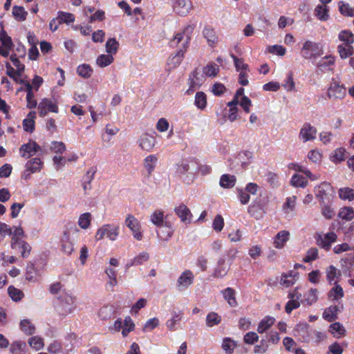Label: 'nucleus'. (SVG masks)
<instances>
[{
    "mask_svg": "<svg viewBox=\"0 0 354 354\" xmlns=\"http://www.w3.org/2000/svg\"><path fill=\"white\" fill-rule=\"evenodd\" d=\"M194 28V26L188 25L182 32L177 33L171 41V46L179 47V49L187 50Z\"/></svg>",
    "mask_w": 354,
    "mask_h": 354,
    "instance_id": "obj_1",
    "label": "nucleus"
},
{
    "mask_svg": "<svg viewBox=\"0 0 354 354\" xmlns=\"http://www.w3.org/2000/svg\"><path fill=\"white\" fill-rule=\"evenodd\" d=\"M322 54V48L318 43L306 41L301 48V55L304 58L310 59Z\"/></svg>",
    "mask_w": 354,
    "mask_h": 354,
    "instance_id": "obj_2",
    "label": "nucleus"
},
{
    "mask_svg": "<svg viewBox=\"0 0 354 354\" xmlns=\"http://www.w3.org/2000/svg\"><path fill=\"white\" fill-rule=\"evenodd\" d=\"M317 244L322 248L328 251L332 243L336 242L337 235L334 232H330L326 234H317L315 236Z\"/></svg>",
    "mask_w": 354,
    "mask_h": 354,
    "instance_id": "obj_3",
    "label": "nucleus"
},
{
    "mask_svg": "<svg viewBox=\"0 0 354 354\" xmlns=\"http://www.w3.org/2000/svg\"><path fill=\"white\" fill-rule=\"evenodd\" d=\"M125 225L132 231L135 239L139 241L142 239V234L140 231V225L134 216L129 214L126 218Z\"/></svg>",
    "mask_w": 354,
    "mask_h": 354,
    "instance_id": "obj_4",
    "label": "nucleus"
},
{
    "mask_svg": "<svg viewBox=\"0 0 354 354\" xmlns=\"http://www.w3.org/2000/svg\"><path fill=\"white\" fill-rule=\"evenodd\" d=\"M40 150V146L35 141H30L26 144L22 145L19 148L21 156L25 158H29Z\"/></svg>",
    "mask_w": 354,
    "mask_h": 354,
    "instance_id": "obj_5",
    "label": "nucleus"
},
{
    "mask_svg": "<svg viewBox=\"0 0 354 354\" xmlns=\"http://www.w3.org/2000/svg\"><path fill=\"white\" fill-rule=\"evenodd\" d=\"M39 114L41 117L45 116L48 112L57 113L58 106L50 100L47 98L42 99L38 106Z\"/></svg>",
    "mask_w": 354,
    "mask_h": 354,
    "instance_id": "obj_6",
    "label": "nucleus"
},
{
    "mask_svg": "<svg viewBox=\"0 0 354 354\" xmlns=\"http://www.w3.org/2000/svg\"><path fill=\"white\" fill-rule=\"evenodd\" d=\"M11 248L15 250H19L23 258H27L31 250V247L28 243L22 240H19L15 237L12 238Z\"/></svg>",
    "mask_w": 354,
    "mask_h": 354,
    "instance_id": "obj_7",
    "label": "nucleus"
},
{
    "mask_svg": "<svg viewBox=\"0 0 354 354\" xmlns=\"http://www.w3.org/2000/svg\"><path fill=\"white\" fill-rule=\"evenodd\" d=\"M330 99H342L346 95V88L336 82L330 84L327 92Z\"/></svg>",
    "mask_w": 354,
    "mask_h": 354,
    "instance_id": "obj_8",
    "label": "nucleus"
},
{
    "mask_svg": "<svg viewBox=\"0 0 354 354\" xmlns=\"http://www.w3.org/2000/svg\"><path fill=\"white\" fill-rule=\"evenodd\" d=\"M192 8L191 0H176L174 4V11L179 15L185 16Z\"/></svg>",
    "mask_w": 354,
    "mask_h": 354,
    "instance_id": "obj_9",
    "label": "nucleus"
},
{
    "mask_svg": "<svg viewBox=\"0 0 354 354\" xmlns=\"http://www.w3.org/2000/svg\"><path fill=\"white\" fill-rule=\"evenodd\" d=\"M297 289V288H295L293 293H289L288 295L290 300L286 304L285 307L286 312L288 314L300 306L299 300L301 297V295L298 292Z\"/></svg>",
    "mask_w": 354,
    "mask_h": 354,
    "instance_id": "obj_10",
    "label": "nucleus"
},
{
    "mask_svg": "<svg viewBox=\"0 0 354 354\" xmlns=\"http://www.w3.org/2000/svg\"><path fill=\"white\" fill-rule=\"evenodd\" d=\"M194 280V274L190 270H186L178 279L177 284L178 288H186L189 287Z\"/></svg>",
    "mask_w": 354,
    "mask_h": 354,
    "instance_id": "obj_11",
    "label": "nucleus"
},
{
    "mask_svg": "<svg viewBox=\"0 0 354 354\" xmlns=\"http://www.w3.org/2000/svg\"><path fill=\"white\" fill-rule=\"evenodd\" d=\"M175 212L181 221L185 223H189L191 222L192 214L189 208L184 204H180L176 207Z\"/></svg>",
    "mask_w": 354,
    "mask_h": 354,
    "instance_id": "obj_12",
    "label": "nucleus"
},
{
    "mask_svg": "<svg viewBox=\"0 0 354 354\" xmlns=\"http://www.w3.org/2000/svg\"><path fill=\"white\" fill-rule=\"evenodd\" d=\"M62 250L65 254L70 255L73 252V244L70 240L69 232L65 231L61 239Z\"/></svg>",
    "mask_w": 354,
    "mask_h": 354,
    "instance_id": "obj_13",
    "label": "nucleus"
},
{
    "mask_svg": "<svg viewBox=\"0 0 354 354\" xmlns=\"http://www.w3.org/2000/svg\"><path fill=\"white\" fill-rule=\"evenodd\" d=\"M186 50L179 49L175 55H171L169 58L167 64L170 68H176L178 66L180 65L184 57V54Z\"/></svg>",
    "mask_w": 354,
    "mask_h": 354,
    "instance_id": "obj_14",
    "label": "nucleus"
},
{
    "mask_svg": "<svg viewBox=\"0 0 354 354\" xmlns=\"http://www.w3.org/2000/svg\"><path fill=\"white\" fill-rule=\"evenodd\" d=\"M155 139L147 133L143 134L140 139V146L144 150L150 151L155 145Z\"/></svg>",
    "mask_w": 354,
    "mask_h": 354,
    "instance_id": "obj_15",
    "label": "nucleus"
},
{
    "mask_svg": "<svg viewBox=\"0 0 354 354\" xmlns=\"http://www.w3.org/2000/svg\"><path fill=\"white\" fill-rule=\"evenodd\" d=\"M35 111H30L26 119L23 120V127L25 131L32 133L35 130Z\"/></svg>",
    "mask_w": 354,
    "mask_h": 354,
    "instance_id": "obj_16",
    "label": "nucleus"
},
{
    "mask_svg": "<svg viewBox=\"0 0 354 354\" xmlns=\"http://www.w3.org/2000/svg\"><path fill=\"white\" fill-rule=\"evenodd\" d=\"M315 128L308 124H305L300 132V136L305 142L313 140L315 138Z\"/></svg>",
    "mask_w": 354,
    "mask_h": 354,
    "instance_id": "obj_17",
    "label": "nucleus"
},
{
    "mask_svg": "<svg viewBox=\"0 0 354 354\" xmlns=\"http://www.w3.org/2000/svg\"><path fill=\"white\" fill-rule=\"evenodd\" d=\"M275 319L272 317L267 316L264 317L259 324L257 332L263 333L266 332L272 326L274 325Z\"/></svg>",
    "mask_w": 354,
    "mask_h": 354,
    "instance_id": "obj_18",
    "label": "nucleus"
},
{
    "mask_svg": "<svg viewBox=\"0 0 354 354\" xmlns=\"http://www.w3.org/2000/svg\"><path fill=\"white\" fill-rule=\"evenodd\" d=\"M203 33L210 46H214L217 44L218 37L216 36L214 28L211 27H205Z\"/></svg>",
    "mask_w": 354,
    "mask_h": 354,
    "instance_id": "obj_19",
    "label": "nucleus"
},
{
    "mask_svg": "<svg viewBox=\"0 0 354 354\" xmlns=\"http://www.w3.org/2000/svg\"><path fill=\"white\" fill-rule=\"evenodd\" d=\"M290 233L288 231L283 230L277 233L274 241V247L281 248L284 243L289 239Z\"/></svg>",
    "mask_w": 354,
    "mask_h": 354,
    "instance_id": "obj_20",
    "label": "nucleus"
},
{
    "mask_svg": "<svg viewBox=\"0 0 354 354\" xmlns=\"http://www.w3.org/2000/svg\"><path fill=\"white\" fill-rule=\"evenodd\" d=\"M74 306V301L72 297L68 298L65 302H62L61 309H59V313L62 315H66L73 312Z\"/></svg>",
    "mask_w": 354,
    "mask_h": 354,
    "instance_id": "obj_21",
    "label": "nucleus"
},
{
    "mask_svg": "<svg viewBox=\"0 0 354 354\" xmlns=\"http://www.w3.org/2000/svg\"><path fill=\"white\" fill-rule=\"evenodd\" d=\"M42 167V162L39 158H35L27 162L26 165V171L35 173L40 171Z\"/></svg>",
    "mask_w": 354,
    "mask_h": 354,
    "instance_id": "obj_22",
    "label": "nucleus"
},
{
    "mask_svg": "<svg viewBox=\"0 0 354 354\" xmlns=\"http://www.w3.org/2000/svg\"><path fill=\"white\" fill-rule=\"evenodd\" d=\"M225 299L227 301L228 304L232 307L237 305V301L235 297V291L231 288H227L223 291Z\"/></svg>",
    "mask_w": 354,
    "mask_h": 354,
    "instance_id": "obj_23",
    "label": "nucleus"
},
{
    "mask_svg": "<svg viewBox=\"0 0 354 354\" xmlns=\"http://www.w3.org/2000/svg\"><path fill=\"white\" fill-rule=\"evenodd\" d=\"M236 183L234 176L229 174H223L220 179V185L223 188L233 187Z\"/></svg>",
    "mask_w": 354,
    "mask_h": 354,
    "instance_id": "obj_24",
    "label": "nucleus"
},
{
    "mask_svg": "<svg viewBox=\"0 0 354 354\" xmlns=\"http://www.w3.org/2000/svg\"><path fill=\"white\" fill-rule=\"evenodd\" d=\"M238 104L239 101L236 100H233L227 104L230 107L227 118L231 122L236 120L238 118V108L236 106Z\"/></svg>",
    "mask_w": 354,
    "mask_h": 354,
    "instance_id": "obj_25",
    "label": "nucleus"
},
{
    "mask_svg": "<svg viewBox=\"0 0 354 354\" xmlns=\"http://www.w3.org/2000/svg\"><path fill=\"white\" fill-rule=\"evenodd\" d=\"M297 279V274H292V272L288 274H283L281 275V284L286 288H288L294 285Z\"/></svg>",
    "mask_w": 354,
    "mask_h": 354,
    "instance_id": "obj_26",
    "label": "nucleus"
},
{
    "mask_svg": "<svg viewBox=\"0 0 354 354\" xmlns=\"http://www.w3.org/2000/svg\"><path fill=\"white\" fill-rule=\"evenodd\" d=\"M198 75V72L197 71V69H195L191 73L189 78L190 86L187 91L188 93L189 92H193L194 90H196V87L201 84V81Z\"/></svg>",
    "mask_w": 354,
    "mask_h": 354,
    "instance_id": "obj_27",
    "label": "nucleus"
},
{
    "mask_svg": "<svg viewBox=\"0 0 354 354\" xmlns=\"http://www.w3.org/2000/svg\"><path fill=\"white\" fill-rule=\"evenodd\" d=\"M105 48L108 54L115 55L118 50L119 43L115 38H110L106 41Z\"/></svg>",
    "mask_w": 354,
    "mask_h": 354,
    "instance_id": "obj_28",
    "label": "nucleus"
},
{
    "mask_svg": "<svg viewBox=\"0 0 354 354\" xmlns=\"http://www.w3.org/2000/svg\"><path fill=\"white\" fill-rule=\"evenodd\" d=\"M338 52L342 59H346L353 54V48L351 44H344L338 46Z\"/></svg>",
    "mask_w": 354,
    "mask_h": 354,
    "instance_id": "obj_29",
    "label": "nucleus"
},
{
    "mask_svg": "<svg viewBox=\"0 0 354 354\" xmlns=\"http://www.w3.org/2000/svg\"><path fill=\"white\" fill-rule=\"evenodd\" d=\"M113 62V55L109 54L107 55H100L97 57L96 64L98 66L101 68H104L109 66Z\"/></svg>",
    "mask_w": 354,
    "mask_h": 354,
    "instance_id": "obj_30",
    "label": "nucleus"
},
{
    "mask_svg": "<svg viewBox=\"0 0 354 354\" xmlns=\"http://www.w3.org/2000/svg\"><path fill=\"white\" fill-rule=\"evenodd\" d=\"M338 311L339 308L337 306H331L325 310L323 317L328 322H333L336 319Z\"/></svg>",
    "mask_w": 354,
    "mask_h": 354,
    "instance_id": "obj_31",
    "label": "nucleus"
},
{
    "mask_svg": "<svg viewBox=\"0 0 354 354\" xmlns=\"http://www.w3.org/2000/svg\"><path fill=\"white\" fill-rule=\"evenodd\" d=\"M6 67L7 68L6 74L13 79L17 83L24 82V80L19 78L22 73H19V71H15L8 62L6 63Z\"/></svg>",
    "mask_w": 354,
    "mask_h": 354,
    "instance_id": "obj_32",
    "label": "nucleus"
},
{
    "mask_svg": "<svg viewBox=\"0 0 354 354\" xmlns=\"http://www.w3.org/2000/svg\"><path fill=\"white\" fill-rule=\"evenodd\" d=\"M328 7L326 5H319L315 8V15L322 21L328 19Z\"/></svg>",
    "mask_w": 354,
    "mask_h": 354,
    "instance_id": "obj_33",
    "label": "nucleus"
},
{
    "mask_svg": "<svg viewBox=\"0 0 354 354\" xmlns=\"http://www.w3.org/2000/svg\"><path fill=\"white\" fill-rule=\"evenodd\" d=\"M12 15L16 20L23 21L26 20L28 13L22 6H15L12 8Z\"/></svg>",
    "mask_w": 354,
    "mask_h": 354,
    "instance_id": "obj_34",
    "label": "nucleus"
},
{
    "mask_svg": "<svg viewBox=\"0 0 354 354\" xmlns=\"http://www.w3.org/2000/svg\"><path fill=\"white\" fill-rule=\"evenodd\" d=\"M195 105L200 109H204L207 105L206 95L203 92H197L195 95Z\"/></svg>",
    "mask_w": 354,
    "mask_h": 354,
    "instance_id": "obj_35",
    "label": "nucleus"
},
{
    "mask_svg": "<svg viewBox=\"0 0 354 354\" xmlns=\"http://www.w3.org/2000/svg\"><path fill=\"white\" fill-rule=\"evenodd\" d=\"M338 215L342 219L351 221L354 218V210L351 207H344L340 209Z\"/></svg>",
    "mask_w": 354,
    "mask_h": 354,
    "instance_id": "obj_36",
    "label": "nucleus"
},
{
    "mask_svg": "<svg viewBox=\"0 0 354 354\" xmlns=\"http://www.w3.org/2000/svg\"><path fill=\"white\" fill-rule=\"evenodd\" d=\"M328 297L333 300H338L344 297L342 288L339 285L335 284V286L328 292Z\"/></svg>",
    "mask_w": 354,
    "mask_h": 354,
    "instance_id": "obj_37",
    "label": "nucleus"
},
{
    "mask_svg": "<svg viewBox=\"0 0 354 354\" xmlns=\"http://www.w3.org/2000/svg\"><path fill=\"white\" fill-rule=\"evenodd\" d=\"M91 221V214L90 213H84L80 215L78 221L79 226L84 230L87 229Z\"/></svg>",
    "mask_w": 354,
    "mask_h": 354,
    "instance_id": "obj_38",
    "label": "nucleus"
},
{
    "mask_svg": "<svg viewBox=\"0 0 354 354\" xmlns=\"http://www.w3.org/2000/svg\"><path fill=\"white\" fill-rule=\"evenodd\" d=\"M26 347L25 342L17 341L13 342L10 346V352L12 354H24Z\"/></svg>",
    "mask_w": 354,
    "mask_h": 354,
    "instance_id": "obj_39",
    "label": "nucleus"
},
{
    "mask_svg": "<svg viewBox=\"0 0 354 354\" xmlns=\"http://www.w3.org/2000/svg\"><path fill=\"white\" fill-rule=\"evenodd\" d=\"M203 71L206 76L214 77L218 73L219 68L215 63H212L205 66Z\"/></svg>",
    "mask_w": 354,
    "mask_h": 354,
    "instance_id": "obj_40",
    "label": "nucleus"
},
{
    "mask_svg": "<svg viewBox=\"0 0 354 354\" xmlns=\"http://www.w3.org/2000/svg\"><path fill=\"white\" fill-rule=\"evenodd\" d=\"M21 329L26 335H30L34 333L35 327L28 319H24L20 323Z\"/></svg>",
    "mask_w": 354,
    "mask_h": 354,
    "instance_id": "obj_41",
    "label": "nucleus"
},
{
    "mask_svg": "<svg viewBox=\"0 0 354 354\" xmlns=\"http://www.w3.org/2000/svg\"><path fill=\"white\" fill-rule=\"evenodd\" d=\"M339 196L344 200L352 201L354 199V190L348 187L341 188L339 190Z\"/></svg>",
    "mask_w": 354,
    "mask_h": 354,
    "instance_id": "obj_42",
    "label": "nucleus"
},
{
    "mask_svg": "<svg viewBox=\"0 0 354 354\" xmlns=\"http://www.w3.org/2000/svg\"><path fill=\"white\" fill-rule=\"evenodd\" d=\"M151 221L154 225L162 226L164 223L163 212L160 210L155 211L151 216Z\"/></svg>",
    "mask_w": 354,
    "mask_h": 354,
    "instance_id": "obj_43",
    "label": "nucleus"
},
{
    "mask_svg": "<svg viewBox=\"0 0 354 354\" xmlns=\"http://www.w3.org/2000/svg\"><path fill=\"white\" fill-rule=\"evenodd\" d=\"M317 290L311 288L309 291L304 295V301L308 304L311 305L315 303L317 300Z\"/></svg>",
    "mask_w": 354,
    "mask_h": 354,
    "instance_id": "obj_44",
    "label": "nucleus"
},
{
    "mask_svg": "<svg viewBox=\"0 0 354 354\" xmlns=\"http://www.w3.org/2000/svg\"><path fill=\"white\" fill-rule=\"evenodd\" d=\"M28 344L32 348L37 351L41 349L44 346L43 339L37 336L30 338Z\"/></svg>",
    "mask_w": 354,
    "mask_h": 354,
    "instance_id": "obj_45",
    "label": "nucleus"
},
{
    "mask_svg": "<svg viewBox=\"0 0 354 354\" xmlns=\"http://www.w3.org/2000/svg\"><path fill=\"white\" fill-rule=\"evenodd\" d=\"M221 317L216 313H210L207 315L206 322L207 325L212 327L214 325H217L221 322Z\"/></svg>",
    "mask_w": 354,
    "mask_h": 354,
    "instance_id": "obj_46",
    "label": "nucleus"
},
{
    "mask_svg": "<svg viewBox=\"0 0 354 354\" xmlns=\"http://www.w3.org/2000/svg\"><path fill=\"white\" fill-rule=\"evenodd\" d=\"M134 328V324L133 323L130 317H127L124 319L123 323V330H122V334L124 337H126L129 333L132 331Z\"/></svg>",
    "mask_w": 354,
    "mask_h": 354,
    "instance_id": "obj_47",
    "label": "nucleus"
},
{
    "mask_svg": "<svg viewBox=\"0 0 354 354\" xmlns=\"http://www.w3.org/2000/svg\"><path fill=\"white\" fill-rule=\"evenodd\" d=\"M290 183L291 185L295 187H304L306 186L308 181L302 176L295 174L292 178Z\"/></svg>",
    "mask_w": 354,
    "mask_h": 354,
    "instance_id": "obj_48",
    "label": "nucleus"
},
{
    "mask_svg": "<svg viewBox=\"0 0 354 354\" xmlns=\"http://www.w3.org/2000/svg\"><path fill=\"white\" fill-rule=\"evenodd\" d=\"M8 292L10 297L16 301L21 300L24 296L22 291L14 286H10L8 289Z\"/></svg>",
    "mask_w": 354,
    "mask_h": 354,
    "instance_id": "obj_49",
    "label": "nucleus"
},
{
    "mask_svg": "<svg viewBox=\"0 0 354 354\" xmlns=\"http://www.w3.org/2000/svg\"><path fill=\"white\" fill-rule=\"evenodd\" d=\"M236 346L234 341L231 339L225 338L223 339L222 347L227 354H231Z\"/></svg>",
    "mask_w": 354,
    "mask_h": 354,
    "instance_id": "obj_50",
    "label": "nucleus"
},
{
    "mask_svg": "<svg viewBox=\"0 0 354 354\" xmlns=\"http://www.w3.org/2000/svg\"><path fill=\"white\" fill-rule=\"evenodd\" d=\"M296 203V196L288 197L286 203L283 205V209L285 213L292 212L295 209Z\"/></svg>",
    "mask_w": 354,
    "mask_h": 354,
    "instance_id": "obj_51",
    "label": "nucleus"
},
{
    "mask_svg": "<svg viewBox=\"0 0 354 354\" xmlns=\"http://www.w3.org/2000/svg\"><path fill=\"white\" fill-rule=\"evenodd\" d=\"M318 253L319 252L317 248H311L307 251L306 254L304 258V261L309 263L316 260L318 258Z\"/></svg>",
    "mask_w": 354,
    "mask_h": 354,
    "instance_id": "obj_52",
    "label": "nucleus"
},
{
    "mask_svg": "<svg viewBox=\"0 0 354 354\" xmlns=\"http://www.w3.org/2000/svg\"><path fill=\"white\" fill-rule=\"evenodd\" d=\"M0 41L4 48H12L13 44L11 37H9L4 30L0 32Z\"/></svg>",
    "mask_w": 354,
    "mask_h": 354,
    "instance_id": "obj_53",
    "label": "nucleus"
},
{
    "mask_svg": "<svg viewBox=\"0 0 354 354\" xmlns=\"http://www.w3.org/2000/svg\"><path fill=\"white\" fill-rule=\"evenodd\" d=\"M77 73L83 77H89L91 75L92 69L88 64H82L77 68Z\"/></svg>",
    "mask_w": 354,
    "mask_h": 354,
    "instance_id": "obj_54",
    "label": "nucleus"
},
{
    "mask_svg": "<svg viewBox=\"0 0 354 354\" xmlns=\"http://www.w3.org/2000/svg\"><path fill=\"white\" fill-rule=\"evenodd\" d=\"M326 277L329 282H332L336 277L340 275V271L338 270L335 266H330L326 269Z\"/></svg>",
    "mask_w": 354,
    "mask_h": 354,
    "instance_id": "obj_55",
    "label": "nucleus"
},
{
    "mask_svg": "<svg viewBox=\"0 0 354 354\" xmlns=\"http://www.w3.org/2000/svg\"><path fill=\"white\" fill-rule=\"evenodd\" d=\"M58 19L61 23H72L75 21V16L72 13L59 11L58 12Z\"/></svg>",
    "mask_w": 354,
    "mask_h": 354,
    "instance_id": "obj_56",
    "label": "nucleus"
},
{
    "mask_svg": "<svg viewBox=\"0 0 354 354\" xmlns=\"http://www.w3.org/2000/svg\"><path fill=\"white\" fill-rule=\"evenodd\" d=\"M157 161V158L155 156L151 155L145 158V166L149 174H151L155 167V163Z\"/></svg>",
    "mask_w": 354,
    "mask_h": 354,
    "instance_id": "obj_57",
    "label": "nucleus"
},
{
    "mask_svg": "<svg viewBox=\"0 0 354 354\" xmlns=\"http://www.w3.org/2000/svg\"><path fill=\"white\" fill-rule=\"evenodd\" d=\"M230 56L234 60V65L237 71L241 70L242 71H244L248 69V65L244 63L243 59L238 58L233 54H231Z\"/></svg>",
    "mask_w": 354,
    "mask_h": 354,
    "instance_id": "obj_58",
    "label": "nucleus"
},
{
    "mask_svg": "<svg viewBox=\"0 0 354 354\" xmlns=\"http://www.w3.org/2000/svg\"><path fill=\"white\" fill-rule=\"evenodd\" d=\"M339 39L345 44H353L354 41L353 35L348 31L344 30L339 34Z\"/></svg>",
    "mask_w": 354,
    "mask_h": 354,
    "instance_id": "obj_59",
    "label": "nucleus"
},
{
    "mask_svg": "<svg viewBox=\"0 0 354 354\" xmlns=\"http://www.w3.org/2000/svg\"><path fill=\"white\" fill-rule=\"evenodd\" d=\"M182 318V313L181 312H174L173 313V317L171 319L168 320L166 323L167 326L170 328L173 329L178 321H180Z\"/></svg>",
    "mask_w": 354,
    "mask_h": 354,
    "instance_id": "obj_60",
    "label": "nucleus"
},
{
    "mask_svg": "<svg viewBox=\"0 0 354 354\" xmlns=\"http://www.w3.org/2000/svg\"><path fill=\"white\" fill-rule=\"evenodd\" d=\"M330 331L334 335H342L344 334L345 329L339 322L332 324L330 326Z\"/></svg>",
    "mask_w": 354,
    "mask_h": 354,
    "instance_id": "obj_61",
    "label": "nucleus"
},
{
    "mask_svg": "<svg viewBox=\"0 0 354 354\" xmlns=\"http://www.w3.org/2000/svg\"><path fill=\"white\" fill-rule=\"evenodd\" d=\"M26 279L29 281H35L36 280V270L32 264L28 265L26 272Z\"/></svg>",
    "mask_w": 354,
    "mask_h": 354,
    "instance_id": "obj_62",
    "label": "nucleus"
},
{
    "mask_svg": "<svg viewBox=\"0 0 354 354\" xmlns=\"http://www.w3.org/2000/svg\"><path fill=\"white\" fill-rule=\"evenodd\" d=\"M245 343L248 344H254L259 339V336L255 332H249L244 335Z\"/></svg>",
    "mask_w": 354,
    "mask_h": 354,
    "instance_id": "obj_63",
    "label": "nucleus"
},
{
    "mask_svg": "<svg viewBox=\"0 0 354 354\" xmlns=\"http://www.w3.org/2000/svg\"><path fill=\"white\" fill-rule=\"evenodd\" d=\"M339 3H341L339 5V11L342 15L348 17H353L354 15V11L348 4L344 3L343 2H340Z\"/></svg>",
    "mask_w": 354,
    "mask_h": 354,
    "instance_id": "obj_64",
    "label": "nucleus"
}]
</instances>
